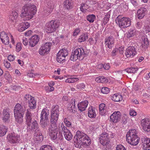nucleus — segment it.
<instances>
[{
	"label": "nucleus",
	"mask_w": 150,
	"mask_h": 150,
	"mask_svg": "<svg viewBox=\"0 0 150 150\" xmlns=\"http://www.w3.org/2000/svg\"><path fill=\"white\" fill-rule=\"evenodd\" d=\"M59 110L57 106H55L51 111V126L48 128V134L51 139H55L57 137V127L56 122L58 119Z\"/></svg>",
	"instance_id": "nucleus-1"
},
{
	"label": "nucleus",
	"mask_w": 150,
	"mask_h": 150,
	"mask_svg": "<svg viewBox=\"0 0 150 150\" xmlns=\"http://www.w3.org/2000/svg\"><path fill=\"white\" fill-rule=\"evenodd\" d=\"M24 110L23 106L17 104L14 110L15 122L16 126L19 129H23L25 127L23 119Z\"/></svg>",
	"instance_id": "nucleus-2"
},
{
	"label": "nucleus",
	"mask_w": 150,
	"mask_h": 150,
	"mask_svg": "<svg viewBox=\"0 0 150 150\" xmlns=\"http://www.w3.org/2000/svg\"><path fill=\"white\" fill-rule=\"evenodd\" d=\"M74 142L76 147L81 146H87L91 144V140L84 133L78 131L74 137Z\"/></svg>",
	"instance_id": "nucleus-3"
},
{
	"label": "nucleus",
	"mask_w": 150,
	"mask_h": 150,
	"mask_svg": "<svg viewBox=\"0 0 150 150\" xmlns=\"http://www.w3.org/2000/svg\"><path fill=\"white\" fill-rule=\"evenodd\" d=\"M36 8L35 6L34 5L26 4L23 7L21 17L24 18L23 20L24 21L30 19L35 14Z\"/></svg>",
	"instance_id": "nucleus-4"
},
{
	"label": "nucleus",
	"mask_w": 150,
	"mask_h": 150,
	"mask_svg": "<svg viewBox=\"0 0 150 150\" xmlns=\"http://www.w3.org/2000/svg\"><path fill=\"white\" fill-rule=\"evenodd\" d=\"M59 133H57V137L55 139H52V140H56L55 141L56 143H58L59 141H61L63 139L62 134H64L65 139L68 141L71 139L73 136L70 131L68 129L67 127L64 125L63 123H62L61 127L59 128Z\"/></svg>",
	"instance_id": "nucleus-5"
},
{
	"label": "nucleus",
	"mask_w": 150,
	"mask_h": 150,
	"mask_svg": "<svg viewBox=\"0 0 150 150\" xmlns=\"http://www.w3.org/2000/svg\"><path fill=\"white\" fill-rule=\"evenodd\" d=\"M137 132L134 129H131L126 134V140L130 144L136 145L139 143V138L137 135Z\"/></svg>",
	"instance_id": "nucleus-6"
},
{
	"label": "nucleus",
	"mask_w": 150,
	"mask_h": 150,
	"mask_svg": "<svg viewBox=\"0 0 150 150\" xmlns=\"http://www.w3.org/2000/svg\"><path fill=\"white\" fill-rule=\"evenodd\" d=\"M115 21L119 27L121 28H125L131 25V19L127 17H123L119 15L116 18Z\"/></svg>",
	"instance_id": "nucleus-7"
},
{
	"label": "nucleus",
	"mask_w": 150,
	"mask_h": 150,
	"mask_svg": "<svg viewBox=\"0 0 150 150\" xmlns=\"http://www.w3.org/2000/svg\"><path fill=\"white\" fill-rule=\"evenodd\" d=\"M59 25L60 23L59 21L52 20L46 23L45 31L47 33H51L55 31Z\"/></svg>",
	"instance_id": "nucleus-8"
},
{
	"label": "nucleus",
	"mask_w": 150,
	"mask_h": 150,
	"mask_svg": "<svg viewBox=\"0 0 150 150\" xmlns=\"http://www.w3.org/2000/svg\"><path fill=\"white\" fill-rule=\"evenodd\" d=\"M85 54V52L82 48L76 49L73 52H72L70 57V59L74 61L77 59H82Z\"/></svg>",
	"instance_id": "nucleus-9"
},
{
	"label": "nucleus",
	"mask_w": 150,
	"mask_h": 150,
	"mask_svg": "<svg viewBox=\"0 0 150 150\" xmlns=\"http://www.w3.org/2000/svg\"><path fill=\"white\" fill-rule=\"evenodd\" d=\"M52 43L50 42H47L42 45L39 50V54L42 56H44L48 54L50 52Z\"/></svg>",
	"instance_id": "nucleus-10"
},
{
	"label": "nucleus",
	"mask_w": 150,
	"mask_h": 150,
	"mask_svg": "<svg viewBox=\"0 0 150 150\" xmlns=\"http://www.w3.org/2000/svg\"><path fill=\"white\" fill-rule=\"evenodd\" d=\"M7 139L11 144L18 143L21 140L20 135L14 132L8 134L7 136Z\"/></svg>",
	"instance_id": "nucleus-11"
},
{
	"label": "nucleus",
	"mask_w": 150,
	"mask_h": 150,
	"mask_svg": "<svg viewBox=\"0 0 150 150\" xmlns=\"http://www.w3.org/2000/svg\"><path fill=\"white\" fill-rule=\"evenodd\" d=\"M68 54V53L67 50L62 49L60 50L57 54V61L59 63H63L65 60V58Z\"/></svg>",
	"instance_id": "nucleus-12"
},
{
	"label": "nucleus",
	"mask_w": 150,
	"mask_h": 150,
	"mask_svg": "<svg viewBox=\"0 0 150 150\" xmlns=\"http://www.w3.org/2000/svg\"><path fill=\"white\" fill-rule=\"evenodd\" d=\"M109 137L106 132L102 133L100 135L99 139L100 143L103 145H106L109 142Z\"/></svg>",
	"instance_id": "nucleus-13"
},
{
	"label": "nucleus",
	"mask_w": 150,
	"mask_h": 150,
	"mask_svg": "<svg viewBox=\"0 0 150 150\" xmlns=\"http://www.w3.org/2000/svg\"><path fill=\"white\" fill-rule=\"evenodd\" d=\"M141 125L144 131H150V120L149 118L142 119L141 121Z\"/></svg>",
	"instance_id": "nucleus-14"
},
{
	"label": "nucleus",
	"mask_w": 150,
	"mask_h": 150,
	"mask_svg": "<svg viewBox=\"0 0 150 150\" xmlns=\"http://www.w3.org/2000/svg\"><path fill=\"white\" fill-rule=\"evenodd\" d=\"M121 114L119 111H115L110 116V121L114 123H116L120 121Z\"/></svg>",
	"instance_id": "nucleus-15"
},
{
	"label": "nucleus",
	"mask_w": 150,
	"mask_h": 150,
	"mask_svg": "<svg viewBox=\"0 0 150 150\" xmlns=\"http://www.w3.org/2000/svg\"><path fill=\"white\" fill-rule=\"evenodd\" d=\"M136 54L135 48L133 46L128 47L126 49L125 55L127 57H132Z\"/></svg>",
	"instance_id": "nucleus-16"
},
{
	"label": "nucleus",
	"mask_w": 150,
	"mask_h": 150,
	"mask_svg": "<svg viewBox=\"0 0 150 150\" xmlns=\"http://www.w3.org/2000/svg\"><path fill=\"white\" fill-rule=\"evenodd\" d=\"M0 38L3 44L5 45L9 44V38L7 33L4 32H2L0 33Z\"/></svg>",
	"instance_id": "nucleus-17"
},
{
	"label": "nucleus",
	"mask_w": 150,
	"mask_h": 150,
	"mask_svg": "<svg viewBox=\"0 0 150 150\" xmlns=\"http://www.w3.org/2000/svg\"><path fill=\"white\" fill-rule=\"evenodd\" d=\"M31 121L25 123L27 125L28 130L32 131L35 129H38V125L37 121L36 120H34L32 122H31Z\"/></svg>",
	"instance_id": "nucleus-18"
},
{
	"label": "nucleus",
	"mask_w": 150,
	"mask_h": 150,
	"mask_svg": "<svg viewBox=\"0 0 150 150\" xmlns=\"http://www.w3.org/2000/svg\"><path fill=\"white\" fill-rule=\"evenodd\" d=\"M105 43L108 47L111 48L114 45V38L112 36L106 37L105 39Z\"/></svg>",
	"instance_id": "nucleus-19"
},
{
	"label": "nucleus",
	"mask_w": 150,
	"mask_h": 150,
	"mask_svg": "<svg viewBox=\"0 0 150 150\" xmlns=\"http://www.w3.org/2000/svg\"><path fill=\"white\" fill-rule=\"evenodd\" d=\"M39 37L37 35L31 37L29 40L30 46L31 47H34L39 42Z\"/></svg>",
	"instance_id": "nucleus-20"
},
{
	"label": "nucleus",
	"mask_w": 150,
	"mask_h": 150,
	"mask_svg": "<svg viewBox=\"0 0 150 150\" xmlns=\"http://www.w3.org/2000/svg\"><path fill=\"white\" fill-rule=\"evenodd\" d=\"M33 110L30 109H28L26 110L25 116V123L31 121L33 117Z\"/></svg>",
	"instance_id": "nucleus-21"
},
{
	"label": "nucleus",
	"mask_w": 150,
	"mask_h": 150,
	"mask_svg": "<svg viewBox=\"0 0 150 150\" xmlns=\"http://www.w3.org/2000/svg\"><path fill=\"white\" fill-rule=\"evenodd\" d=\"M143 148L145 150H150V139L147 137L142 138Z\"/></svg>",
	"instance_id": "nucleus-22"
},
{
	"label": "nucleus",
	"mask_w": 150,
	"mask_h": 150,
	"mask_svg": "<svg viewBox=\"0 0 150 150\" xmlns=\"http://www.w3.org/2000/svg\"><path fill=\"white\" fill-rule=\"evenodd\" d=\"M147 9L144 7H141L137 11V17L139 19L143 18L147 13Z\"/></svg>",
	"instance_id": "nucleus-23"
},
{
	"label": "nucleus",
	"mask_w": 150,
	"mask_h": 150,
	"mask_svg": "<svg viewBox=\"0 0 150 150\" xmlns=\"http://www.w3.org/2000/svg\"><path fill=\"white\" fill-rule=\"evenodd\" d=\"M142 41H141V47L143 50L146 49L149 45V41L146 36H144L142 37Z\"/></svg>",
	"instance_id": "nucleus-24"
},
{
	"label": "nucleus",
	"mask_w": 150,
	"mask_h": 150,
	"mask_svg": "<svg viewBox=\"0 0 150 150\" xmlns=\"http://www.w3.org/2000/svg\"><path fill=\"white\" fill-rule=\"evenodd\" d=\"M49 114V110L48 109L46 108L43 109L40 114V120H46V121H48V117Z\"/></svg>",
	"instance_id": "nucleus-25"
},
{
	"label": "nucleus",
	"mask_w": 150,
	"mask_h": 150,
	"mask_svg": "<svg viewBox=\"0 0 150 150\" xmlns=\"http://www.w3.org/2000/svg\"><path fill=\"white\" fill-rule=\"evenodd\" d=\"M99 110L100 114L102 116L105 115L108 111V109L104 103H101L100 105Z\"/></svg>",
	"instance_id": "nucleus-26"
},
{
	"label": "nucleus",
	"mask_w": 150,
	"mask_h": 150,
	"mask_svg": "<svg viewBox=\"0 0 150 150\" xmlns=\"http://www.w3.org/2000/svg\"><path fill=\"white\" fill-rule=\"evenodd\" d=\"M30 26V24L28 22H22L19 25L18 29L19 31L22 32L29 28Z\"/></svg>",
	"instance_id": "nucleus-27"
},
{
	"label": "nucleus",
	"mask_w": 150,
	"mask_h": 150,
	"mask_svg": "<svg viewBox=\"0 0 150 150\" xmlns=\"http://www.w3.org/2000/svg\"><path fill=\"white\" fill-rule=\"evenodd\" d=\"M88 104V102L84 100L78 103V107L79 110L81 111L84 110L86 108Z\"/></svg>",
	"instance_id": "nucleus-28"
},
{
	"label": "nucleus",
	"mask_w": 150,
	"mask_h": 150,
	"mask_svg": "<svg viewBox=\"0 0 150 150\" xmlns=\"http://www.w3.org/2000/svg\"><path fill=\"white\" fill-rule=\"evenodd\" d=\"M88 115L90 118H95L96 115L95 108L92 106L89 108L88 109Z\"/></svg>",
	"instance_id": "nucleus-29"
},
{
	"label": "nucleus",
	"mask_w": 150,
	"mask_h": 150,
	"mask_svg": "<svg viewBox=\"0 0 150 150\" xmlns=\"http://www.w3.org/2000/svg\"><path fill=\"white\" fill-rule=\"evenodd\" d=\"M75 100L74 99H72L68 106L69 110L70 112L74 113L76 111V108L75 107Z\"/></svg>",
	"instance_id": "nucleus-30"
},
{
	"label": "nucleus",
	"mask_w": 150,
	"mask_h": 150,
	"mask_svg": "<svg viewBox=\"0 0 150 150\" xmlns=\"http://www.w3.org/2000/svg\"><path fill=\"white\" fill-rule=\"evenodd\" d=\"M3 120L5 122H6L9 120L10 116L9 111L6 109H4L3 111Z\"/></svg>",
	"instance_id": "nucleus-31"
},
{
	"label": "nucleus",
	"mask_w": 150,
	"mask_h": 150,
	"mask_svg": "<svg viewBox=\"0 0 150 150\" xmlns=\"http://www.w3.org/2000/svg\"><path fill=\"white\" fill-rule=\"evenodd\" d=\"M112 99L115 102H119L122 99V96L120 94L115 93L111 97Z\"/></svg>",
	"instance_id": "nucleus-32"
},
{
	"label": "nucleus",
	"mask_w": 150,
	"mask_h": 150,
	"mask_svg": "<svg viewBox=\"0 0 150 150\" xmlns=\"http://www.w3.org/2000/svg\"><path fill=\"white\" fill-rule=\"evenodd\" d=\"M95 81L98 83H106L108 81V79L103 76H99L95 79Z\"/></svg>",
	"instance_id": "nucleus-33"
},
{
	"label": "nucleus",
	"mask_w": 150,
	"mask_h": 150,
	"mask_svg": "<svg viewBox=\"0 0 150 150\" xmlns=\"http://www.w3.org/2000/svg\"><path fill=\"white\" fill-rule=\"evenodd\" d=\"M53 8V6L52 5H48L45 8L44 11V13L45 15H49L52 11Z\"/></svg>",
	"instance_id": "nucleus-34"
},
{
	"label": "nucleus",
	"mask_w": 150,
	"mask_h": 150,
	"mask_svg": "<svg viewBox=\"0 0 150 150\" xmlns=\"http://www.w3.org/2000/svg\"><path fill=\"white\" fill-rule=\"evenodd\" d=\"M28 102V106L30 108L29 109L31 110L35 108L36 107V101L34 98H32V99L30 100Z\"/></svg>",
	"instance_id": "nucleus-35"
},
{
	"label": "nucleus",
	"mask_w": 150,
	"mask_h": 150,
	"mask_svg": "<svg viewBox=\"0 0 150 150\" xmlns=\"http://www.w3.org/2000/svg\"><path fill=\"white\" fill-rule=\"evenodd\" d=\"M72 1L71 0H66L64 1V4L67 9H70L72 8Z\"/></svg>",
	"instance_id": "nucleus-36"
},
{
	"label": "nucleus",
	"mask_w": 150,
	"mask_h": 150,
	"mask_svg": "<svg viewBox=\"0 0 150 150\" xmlns=\"http://www.w3.org/2000/svg\"><path fill=\"white\" fill-rule=\"evenodd\" d=\"M7 132V129L6 127L3 125L0 126V137L5 135Z\"/></svg>",
	"instance_id": "nucleus-37"
},
{
	"label": "nucleus",
	"mask_w": 150,
	"mask_h": 150,
	"mask_svg": "<svg viewBox=\"0 0 150 150\" xmlns=\"http://www.w3.org/2000/svg\"><path fill=\"white\" fill-rule=\"evenodd\" d=\"M88 36L87 34H83L81 35H80L78 39V41L81 42H84L88 39Z\"/></svg>",
	"instance_id": "nucleus-38"
},
{
	"label": "nucleus",
	"mask_w": 150,
	"mask_h": 150,
	"mask_svg": "<svg viewBox=\"0 0 150 150\" xmlns=\"http://www.w3.org/2000/svg\"><path fill=\"white\" fill-rule=\"evenodd\" d=\"M138 70V69L137 67H130L128 68L125 69V71L128 73H136Z\"/></svg>",
	"instance_id": "nucleus-39"
},
{
	"label": "nucleus",
	"mask_w": 150,
	"mask_h": 150,
	"mask_svg": "<svg viewBox=\"0 0 150 150\" xmlns=\"http://www.w3.org/2000/svg\"><path fill=\"white\" fill-rule=\"evenodd\" d=\"M135 32V30L130 29L129 30L127 35V38H130L134 37L136 34Z\"/></svg>",
	"instance_id": "nucleus-40"
},
{
	"label": "nucleus",
	"mask_w": 150,
	"mask_h": 150,
	"mask_svg": "<svg viewBox=\"0 0 150 150\" xmlns=\"http://www.w3.org/2000/svg\"><path fill=\"white\" fill-rule=\"evenodd\" d=\"M86 87V85L83 83H81L77 84L76 86V88L77 90L81 91L84 89Z\"/></svg>",
	"instance_id": "nucleus-41"
},
{
	"label": "nucleus",
	"mask_w": 150,
	"mask_h": 150,
	"mask_svg": "<svg viewBox=\"0 0 150 150\" xmlns=\"http://www.w3.org/2000/svg\"><path fill=\"white\" fill-rule=\"evenodd\" d=\"M110 17V15L109 14L107 13L105 15L102 21V25L103 24L105 25L108 23L109 21Z\"/></svg>",
	"instance_id": "nucleus-42"
},
{
	"label": "nucleus",
	"mask_w": 150,
	"mask_h": 150,
	"mask_svg": "<svg viewBox=\"0 0 150 150\" xmlns=\"http://www.w3.org/2000/svg\"><path fill=\"white\" fill-rule=\"evenodd\" d=\"M79 79L77 78H70L66 79L65 82L69 83H73L77 81Z\"/></svg>",
	"instance_id": "nucleus-43"
},
{
	"label": "nucleus",
	"mask_w": 150,
	"mask_h": 150,
	"mask_svg": "<svg viewBox=\"0 0 150 150\" xmlns=\"http://www.w3.org/2000/svg\"><path fill=\"white\" fill-rule=\"evenodd\" d=\"M96 16L93 14L89 15L87 16V19L90 23L93 22Z\"/></svg>",
	"instance_id": "nucleus-44"
},
{
	"label": "nucleus",
	"mask_w": 150,
	"mask_h": 150,
	"mask_svg": "<svg viewBox=\"0 0 150 150\" xmlns=\"http://www.w3.org/2000/svg\"><path fill=\"white\" fill-rule=\"evenodd\" d=\"M88 6L86 4L82 3L81 4L80 9L82 12L85 13L87 8Z\"/></svg>",
	"instance_id": "nucleus-45"
},
{
	"label": "nucleus",
	"mask_w": 150,
	"mask_h": 150,
	"mask_svg": "<svg viewBox=\"0 0 150 150\" xmlns=\"http://www.w3.org/2000/svg\"><path fill=\"white\" fill-rule=\"evenodd\" d=\"M40 150H52V147L49 145H46L42 146Z\"/></svg>",
	"instance_id": "nucleus-46"
},
{
	"label": "nucleus",
	"mask_w": 150,
	"mask_h": 150,
	"mask_svg": "<svg viewBox=\"0 0 150 150\" xmlns=\"http://www.w3.org/2000/svg\"><path fill=\"white\" fill-rule=\"evenodd\" d=\"M64 123L65 125L68 127H71V123L69 121L67 118H65L64 119Z\"/></svg>",
	"instance_id": "nucleus-47"
},
{
	"label": "nucleus",
	"mask_w": 150,
	"mask_h": 150,
	"mask_svg": "<svg viewBox=\"0 0 150 150\" xmlns=\"http://www.w3.org/2000/svg\"><path fill=\"white\" fill-rule=\"evenodd\" d=\"M101 91L103 93L107 94L110 92V89L107 87H104L101 89Z\"/></svg>",
	"instance_id": "nucleus-48"
},
{
	"label": "nucleus",
	"mask_w": 150,
	"mask_h": 150,
	"mask_svg": "<svg viewBox=\"0 0 150 150\" xmlns=\"http://www.w3.org/2000/svg\"><path fill=\"white\" fill-rule=\"evenodd\" d=\"M4 76L5 78L8 80H10L11 79V77L9 72L8 71H5Z\"/></svg>",
	"instance_id": "nucleus-49"
},
{
	"label": "nucleus",
	"mask_w": 150,
	"mask_h": 150,
	"mask_svg": "<svg viewBox=\"0 0 150 150\" xmlns=\"http://www.w3.org/2000/svg\"><path fill=\"white\" fill-rule=\"evenodd\" d=\"M46 121V120H40V122L42 127L43 128H44L47 126V121Z\"/></svg>",
	"instance_id": "nucleus-50"
},
{
	"label": "nucleus",
	"mask_w": 150,
	"mask_h": 150,
	"mask_svg": "<svg viewBox=\"0 0 150 150\" xmlns=\"http://www.w3.org/2000/svg\"><path fill=\"white\" fill-rule=\"evenodd\" d=\"M144 29L146 33H148L150 31V22L149 24L144 26Z\"/></svg>",
	"instance_id": "nucleus-51"
},
{
	"label": "nucleus",
	"mask_w": 150,
	"mask_h": 150,
	"mask_svg": "<svg viewBox=\"0 0 150 150\" xmlns=\"http://www.w3.org/2000/svg\"><path fill=\"white\" fill-rule=\"evenodd\" d=\"M33 97H32L29 94H26L24 98V100L25 101H28L29 102V101L31 99H32V98H33Z\"/></svg>",
	"instance_id": "nucleus-52"
},
{
	"label": "nucleus",
	"mask_w": 150,
	"mask_h": 150,
	"mask_svg": "<svg viewBox=\"0 0 150 150\" xmlns=\"http://www.w3.org/2000/svg\"><path fill=\"white\" fill-rule=\"evenodd\" d=\"M116 150H126V149L123 145L119 144L116 146Z\"/></svg>",
	"instance_id": "nucleus-53"
},
{
	"label": "nucleus",
	"mask_w": 150,
	"mask_h": 150,
	"mask_svg": "<svg viewBox=\"0 0 150 150\" xmlns=\"http://www.w3.org/2000/svg\"><path fill=\"white\" fill-rule=\"evenodd\" d=\"M4 66L7 68H9L11 67V64L7 60H4L3 62Z\"/></svg>",
	"instance_id": "nucleus-54"
},
{
	"label": "nucleus",
	"mask_w": 150,
	"mask_h": 150,
	"mask_svg": "<svg viewBox=\"0 0 150 150\" xmlns=\"http://www.w3.org/2000/svg\"><path fill=\"white\" fill-rule=\"evenodd\" d=\"M21 49V44L20 43H18L16 46V50L17 52L20 51Z\"/></svg>",
	"instance_id": "nucleus-55"
},
{
	"label": "nucleus",
	"mask_w": 150,
	"mask_h": 150,
	"mask_svg": "<svg viewBox=\"0 0 150 150\" xmlns=\"http://www.w3.org/2000/svg\"><path fill=\"white\" fill-rule=\"evenodd\" d=\"M81 30L79 28H76L75 29L73 32V35L74 36H76L78 35L80 33Z\"/></svg>",
	"instance_id": "nucleus-56"
},
{
	"label": "nucleus",
	"mask_w": 150,
	"mask_h": 150,
	"mask_svg": "<svg viewBox=\"0 0 150 150\" xmlns=\"http://www.w3.org/2000/svg\"><path fill=\"white\" fill-rule=\"evenodd\" d=\"M22 42L24 45H27L28 43V39L25 37H23L22 39Z\"/></svg>",
	"instance_id": "nucleus-57"
},
{
	"label": "nucleus",
	"mask_w": 150,
	"mask_h": 150,
	"mask_svg": "<svg viewBox=\"0 0 150 150\" xmlns=\"http://www.w3.org/2000/svg\"><path fill=\"white\" fill-rule=\"evenodd\" d=\"M15 57L14 55H10L8 57L7 59L10 62L13 61L15 59Z\"/></svg>",
	"instance_id": "nucleus-58"
},
{
	"label": "nucleus",
	"mask_w": 150,
	"mask_h": 150,
	"mask_svg": "<svg viewBox=\"0 0 150 150\" xmlns=\"http://www.w3.org/2000/svg\"><path fill=\"white\" fill-rule=\"evenodd\" d=\"M18 15V11H13L12 13V15H11L13 17L15 18H16L17 19Z\"/></svg>",
	"instance_id": "nucleus-59"
},
{
	"label": "nucleus",
	"mask_w": 150,
	"mask_h": 150,
	"mask_svg": "<svg viewBox=\"0 0 150 150\" xmlns=\"http://www.w3.org/2000/svg\"><path fill=\"white\" fill-rule=\"evenodd\" d=\"M129 114L131 116H134L137 115V112L133 110H131L129 111Z\"/></svg>",
	"instance_id": "nucleus-60"
},
{
	"label": "nucleus",
	"mask_w": 150,
	"mask_h": 150,
	"mask_svg": "<svg viewBox=\"0 0 150 150\" xmlns=\"http://www.w3.org/2000/svg\"><path fill=\"white\" fill-rule=\"evenodd\" d=\"M142 23L141 22H139L136 24V26L138 29H140L142 27Z\"/></svg>",
	"instance_id": "nucleus-61"
},
{
	"label": "nucleus",
	"mask_w": 150,
	"mask_h": 150,
	"mask_svg": "<svg viewBox=\"0 0 150 150\" xmlns=\"http://www.w3.org/2000/svg\"><path fill=\"white\" fill-rule=\"evenodd\" d=\"M118 49L117 48H115L112 52V56H115L116 55L117 53L118 52Z\"/></svg>",
	"instance_id": "nucleus-62"
},
{
	"label": "nucleus",
	"mask_w": 150,
	"mask_h": 150,
	"mask_svg": "<svg viewBox=\"0 0 150 150\" xmlns=\"http://www.w3.org/2000/svg\"><path fill=\"white\" fill-rule=\"evenodd\" d=\"M103 67L105 69L108 70L110 69V66L109 63H107L103 65Z\"/></svg>",
	"instance_id": "nucleus-63"
},
{
	"label": "nucleus",
	"mask_w": 150,
	"mask_h": 150,
	"mask_svg": "<svg viewBox=\"0 0 150 150\" xmlns=\"http://www.w3.org/2000/svg\"><path fill=\"white\" fill-rule=\"evenodd\" d=\"M32 33L33 32L31 30H29L25 33V35L27 36H30L32 34Z\"/></svg>",
	"instance_id": "nucleus-64"
}]
</instances>
